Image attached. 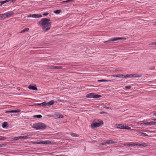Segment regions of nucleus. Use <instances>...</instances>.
Returning a JSON list of instances; mask_svg holds the SVG:
<instances>
[{"mask_svg": "<svg viewBox=\"0 0 156 156\" xmlns=\"http://www.w3.org/2000/svg\"><path fill=\"white\" fill-rule=\"evenodd\" d=\"M50 20L47 18H43L38 22L39 27H41L43 31L47 32L50 30L51 26V23L49 21Z\"/></svg>", "mask_w": 156, "mask_h": 156, "instance_id": "obj_1", "label": "nucleus"}, {"mask_svg": "<svg viewBox=\"0 0 156 156\" xmlns=\"http://www.w3.org/2000/svg\"><path fill=\"white\" fill-rule=\"evenodd\" d=\"M32 128H34L37 130L43 129L46 128V125L41 122H39L35 124H34L32 126Z\"/></svg>", "mask_w": 156, "mask_h": 156, "instance_id": "obj_2", "label": "nucleus"}, {"mask_svg": "<svg viewBox=\"0 0 156 156\" xmlns=\"http://www.w3.org/2000/svg\"><path fill=\"white\" fill-rule=\"evenodd\" d=\"M103 124V122L101 120H95L91 124V128L92 129H94L96 127L100 126L101 124Z\"/></svg>", "mask_w": 156, "mask_h": 156, "instance_id": "obj_3", "label": "nucleus"}, {"mask_svg": "<svg viewBox=\"0 0 156 156\" xmlns=\"http://www.w3.org/2000/svg\"><path fill=\"white\" fill-rule=\"evenodd\" d=\"M101 97V95L99 94H96L94 93H90L87 94L86 95V97L89 98H98Z\"/></svg>", "mask_w": 156, "mask_h": 156, "instance_id": "obj_4", "label": "nucleus"}, {"mask_svg": "<svg viewBox=\"0 0 156 156\" xmlns=\"http://www.w3.org/2000/svg\"><path fill=\"white\" fill-rule=\"evenodd\" d=\"M126 40V38L124 37H114L113 38L111 39L110 40L105 41V43L110 42L111 41H114L118 40L124 41Z\"/></svg>", "mask_w": 156, "mask_h": 156, "instance_id": "obj_5", "label": "nucleus"}, {"mask_svg": "<svg viewBox=\"0 0 156 156\" xmlns=\"http://www.w3.org/2000/svg\"><path fill=\"white\" fill-rule=\"evenodd\" d=\"M117 142L114 140H108L100 144L101 145H104L106 144H116Z\"/></svg>", "mask_w": 156, "mask_h": 156, "instance_id": "obj_6", "label": "nucleus"}, {"mask_svg": "<svg viewBox=\"0 0 156 156\" xmlns=\"http://www.w3.org/2000/svg\"><path fill=\"white\" fill-rule=\"evenodd\" d=\"M27 17H32L33 18H37L42 17V16L40 14H33L28 15L27 16Z\"/></svg>", "mask_w": 156, "mask_h": 156, "instance_id": "obj_7", "label": "nucleus"}, {"mask_svg": "<svg viewBox=\"0 0 156 156\" xmlns=\"http://www.w3.org/2000/svg\"><path fill=\"white\" fill-rule=\"evenodd\" d=\"M20 111V110L19 109H16L14 110H10L9 111H5V113H17L19 112Z\"/></svg>", "mask_w": 156, "mask_h": 156, "instance_id": "obj_8", "label": "nucleus"}, {"mask_svg": "<svg viewBox=\"0 0 156 156\" xmlns=\"http://www.w3.org/2000/svg\"><path fill=\"white\" fill-rule=\"evenodd\" d=\"M28 88L30 90H37L36 85L33 86L30 85L28 87Z\"/></svg>", "mask_w": 156, "mask_h": 156, "instance_id": "obj_9", "label": "nucleus"}, {"mask_svg": "<svg viewBox=\"0 0 156 156\" xmlns=\"http://www.w3.org/2000/svg\"><path fill=\"white\" fill-rule=\"evenodd\" d=\"M34 105L37 106L42 105L43 106H48V102H47L46 101L44 102L41 104H38L35 105Z\"/></svg>", "mask_w": 156, "mask_h": 156, "instance_id": "obj_10", "label": "nucleus"}, {"mask_svg": "<svg viewBox=\"0 0 156 156\" xmlns=\"http://www.w3.org/2000/svg\"><path fill=\"white\" fill-rule=\"evenodd\" d=\"M112 76L113 77H118L119 78H122V79L125 78V75H124L122 74H120L119 75H116V76L113 75V76Z\"/></svg>", "mask_w": 156, "mask_h": 156, "instance_id": "obj_11", "label": "nucleus"}, {"mask_svg": "<svg viewBox=\"0 0 156 156\" xmlns=\"http://www.w3.org/2000/svg\"><path fill=\"white\" fill-rule=\"evenodd\" d=\"M116 127L119 129H124V126L122 124L116 125Z\"/></svg>", "mask_w": 156, "mask_h": 156, "instance_id": "obj_12", "label": "nucleus"}, {"mask_svg": "<svg viewBox=\"0 0 156 156\" xmlns=\"http://www.w3.org/2000/svg\"><path fill=\"white\" fill-rule=\"evenodd\" d=\"M7 15V17H9L12 16L14 14L13 12H6Z\"/></svg>", "mask_w": 156, "mask_h": 156, "instance_id": "obj_13", "label": "nucleus"}, {"mask_svg": "<svg viewBox=\"0 0 156 156\" xmlns=\"http://www.w3.org/2000/svg\"><path fill=\"white\" fill-rule=\"evenodd\" d=\"M126 145L129 146H135V144L133 143H129L126 144Z\"/></svg>", "mask_w": 156, "mask_h": 156, "instance_id": "obj_14", "label": "nucleus"}, {"mask_svg": "<svg viewBox=\"0 0 156 156\" xmlns=\"http://www.w3.org/2000/svg\"><path fill=\"white\" fill-rule=\"evenodd\" d=\"M19 139H27L28 138V136H18Z\"/></svg>", "mask_w": 156, "mask_h": 156, "instance_id": "obj_15", "label": "nucleus"}, {"mask_svg": "<svg viewBox=\"0 0 156 156\" xmlns=\"http://www.w3.org/2000/svg\"><path fill=\"white\" fill-rule=\"evenodd\" d=\"M147 125H155L156 124V123L155 122L152 121L150 122H147Z\"/></svg>", "mask_w": 156, "mask_h": 156, "instance_id": "obj_16", "label": "nucleus"}, {"mask_svg": "<svg viewBox=\"0 0 156 156\" xmlns=\"http://www.w3.org/2000/svg\"><path fill=\"white\" fill-rule=\"evenodd\" d=\"M29 30V28H26L23 30L21 32V33H25L28 31Z\"/></svg>", "mask_w": 156, "mask_h": 156, "instance_id": "obj_17", "label": "nucleus"}, {"mask_svg": "<svg viewBox=\"0 0 156 156\" xmlns=\"http://www.w3.org/2000/svg\"><path fill=\"white\" fill-rule=\"evenodd\" d=\"M55 103V101L54 100H51L48 102V106L51 105H53Z\"/></svg>", "mask_w": 156, "mask_h": 156, "instance_id": "obj_18", "label": "nucleus"}, {"mask_svg": "<svg viewBox=\"0 0 156 156\" xmlns=\"http://www.w3.org/2000/svg\"><path fill=\"white\" fill-rule=\"evenodd\" d=\"M56 116L58 118H63V116L61 114H58L56 115Z\"/></svg>", "mask_w": 156, "mask_h": 156, "instance_id": "obj_19", "label": "nucleus"}, {"mask_svg": "<svg viewBox=\"0 0 156 156\" xmlns=\"http://www.w3.org/2000/svg\"><path fill=\"white\" fill-rule=\"evenodd\" d=\"M5 17L4 14H0V20L5 19Z\"/></svg>", "mask_w": 156, "mask_h": 156, "instance_id": "obj_20", "label": "nucleus"}, {"mask_svg": "<svg viewBox=\"0 0 156 156\" xmlns=\"http://www.w3.org/2000/svg\"><path fill=\"white\" fill-rule=\"evenodd\" d=\"M7 125V123L6 122H4L2 125V127L3 128H5Z\"/></svg>", "mask_w": 156, "mask_h": 156, "instance_id": "obj_21", "label": "nucleus"}, {"mask_svg": "<svg viewBox=\"0 0 156 156\" xmlns=\"http://www.w3.org/2000/svg\"><path fill=\"white\" fill-rule=\"evenodd\" d=\"M43 144H47L51 143V142L49 140L43 141Z\"/></svg>", "mask_w": 156, "mask_h": 156, "instance_id": "obj_22", "label": "nucleus"}, {"mask_svg": "<svg viewBox=\"0 0 156 156\" xmlns=\"http://www.w3.org/2000/svg\"><path fill=\"white\" fill-rule=\"evenodd\" d=\"M109 80H98V82H108L109 81Z\"/></svg>", "mask_w": 156, "mask_h": 156, "instance_id": "obj_23", "label": "nucleus"}, {"mask_svg": "<svg viewBox=\"0 0 156 156\" xmlns=\"http://www.w3.org/2000/svg\"><path fill=\"white\" fill-rule=\"evenodd\" d=\"M61 10H58L55 11H54V12L56 14H59L61 12Z\"/></svg>", "mask_w": 156, "mask_h": 156, "instance_id": "obj_24", "label": "nucleus"}, {"mask_svg": "<svg viewBox=\"0 0 156 156\" xmlns=\"http://www.w3.org/2000/svg\"><path fill=\"white\" fill-rule=\"evenodd\" d=\"M34 117H37V118L38 119L41 118H42V116L41 115H35L34 116Z\"/></svg>", "mask_w": 156, "mask_h": 156, "instance_id": "obj_25", "label": "nucleus"}, {"mask_svg": "<svg viewBox=\"0 0 156 156\" xmlns=\"http://www.w3.org/2000/svg\"><path fill=\"white\" fill-rule=\"evenodd\" d=\"M34 144H43V141H41L39 142H36L34 143Z\"/></svg>", "mask_w": 156, "mask_h": 156, "instance_id": "obj_26", "label": "nucleus"}, {"mask_svg": "<svg viewBox=\"0 0 156 156\" xmlns=\"http://www.w3.org/2000/svg\"><path fill=\"white\" fill-rule=\"evenodd\" d=\"M71 135L73 137H77L78 136V135H77V134H76L75 133H71Z\"/></svg>", "mask_w": 156, "mask_h": 156, "instance_id": "obj_27", "label": "nucleus"}, {"mask_svg": "<svg viewBox=\"0 0 156 156\" xmlns=\"http://www.w3.org/2000/svg\"><path fill=\"white\" fill-rule=\"evenodd\" d=\"M132 76H133L132 77H138L141 76H139L138 74H132Z\"/></svg>", "mask_w": 156, "mask_h": 156, "instance_id": "obj_28", "label": "nucleus"}, {"mask_svg": "<svg viewBox=\"0 0 156 156\" xmlns=\"http://www.w3.org/2000/svg\"><path fill=\"white\" fill-rule=\"evenodd\" d=\"M124 129H131V127H129L128 126H124Z\"/></svg>", "mask_w": 156, "mask_h": 156, "instance_id": "obj_29", "label": "nucleus"}, {"mask_svg": "<svg viewBox=\"0 0 156 156\" xmlns=\"http://www.w3.org/2000/svg\"><path fill=\"white\" fill-rule=\"evenodd\" d=\"M125 78L126 77H133V76H132V74H127L126 75H125Z\"/></svg>", "mask_w": 156, "mask_h": 156, "instance_id": "obj_30", "label": "nucleus"}, {"mask_svg": "<svg viewBox=\"0 0 156 156\" xmlns=\"http://www.w3.org/2000/svg\"><path fill=\"white\" fill-rule=\"evenodd\" d=\"M55 69H62V66H55Z\"/></svg>", "mask_w": 156, "mask_h": 156, "instance_id": "obj_31", "label": "nucleus"}, {"mask_svg": "<svg viewBox=\"0 0 156 156\" xmlns=\"http://www.w3.org/2000/svg\"><path fill=\"white\" fill-rule=\"evenodd\" d=\"M6 139V137L3 136H0V140H4Z\"/></svg>", "mask_w": 156, "mask_h": 156, "instance_id": "obj_32", "label": "nucleus"}, {"mask_svg": "<svg viewBox=\"0 0 156 156\" xmlns=\"http://www.w3.org/2000/svg\"><path fill=\"white\" fill-rule=\"evenodd\" d=\"M8 2V0H6L4 1L1 2V5H2V4Z\"/></svg>", "mask_w": 156, "mask_h": 156, "instance_id": "obj_33", "label": "nucleus"}, {"mask_svg": "<svg viewBox=\"0 0 156 156\" xmlns=\"http://www.w3.org/2000/svg\"><path fill=\"white\" fill-rule=\"evenodd\" d=\"M55 66H50L48 67V69H55Z\"/></svg>", "mask_w": 156, "mask_h": 156, "instance_id": "obj_34", "label": "nucleus"}, {"mask_svg": "<svg viewBox=\"0 0 156 156\" xmlns=\"http://www.w3.org/2000/svg\"><path fill=\"white\" fill-rule=\"evenodd\" d=\"M19 138H18V137H14L13 138V140H19Z\"/></svg>", "mask_w": 156, "mask_h": 156, "instance_id": "obj_35", "label": "nucleus"}, {"mask_svg": "<svg viewBox=\"0 0 156 156\" xmlns=\"http://www.w3.org/2000/svg\"><path fill=\"white\" fill-rule=\"evenodd\" d=\"M150 45H156V42H153L151 43L150 44Z\"/></svg>", "mask_w": 156, "mask_h": 156, "instance_id": "obj_36", "label": "nucleus"}, {"mask_svg": "<svg viewBox=\"0 0 156 156\" xmlns=\"http://www.w3.org/2000/svg\"><path fill=\"white\" fill-rule=\"evenodd\" d=\"M141 122V124H144V125H147V122H145L144 121H142V122Z\"/></svg>", "mask_w": 156, "mask_h": 156, "instance_id": "obj_37", "label": "nucleus"}, {"mask_svg": "<svg viewBox=\"0 0 156 156\" xmlns=\"http://www.w3.org/2000/svg\"><path fill=\"white\" fill-rule=\"evenodd\" d=\"M142 136H147L148 135L146 133H142Z\"/></svg>", "mask_w": 156, "mask_h": 156, "instance_id": "obj_38", "label": "nucleus"}, {"mask_svg": "<svg viewBox=\"0 0 156 156\" xmlns=\"http://www.w3.org/2000/svg\"><path fill=\"white\" fill-rule=\"evenodd\" d=\"M49 14V13L48 12H45L43 14V15L44 16H46Z\"/></svg>", "mask_w": 156, "mask_h": 156, "instance_id": "obj_39", "label": "nucleus"}, {"mask_svg": "<svg viewBox=\"0 0 156 156\" xmlns=\"http://www.w3.org/2000/svg\"><path fill=\"white\" fill-rule=\"evenodd\" d=\"M125 87L126 89H130L131 88V87L130 86H126Z\"/></svg>", "mask_w": 156, "mask_h": 156, "instance_id": "obj_40", "label": "nucleus"}, {"mask_svg": "<svg viewBox=\"0 0 156 156\" xmlns=\"http://www.w3.org/2000/svg\"><path fill=\"white\" fill-rule=\"evenodd\" d=\"M4 17H5V19L6 18V17H7V15L6 14V12L4 13Z\"/></svg>", "mask_w": 156, "mask_h": 156, "instance_id": "obj_41", "label": "nucleus"}, {"mask_svg": "<svg viewBox=\"0 0 156 156\" xmlns=\"http://www.w3.org/2000/svg\"><path fill=\"white\" fill-rule=\"evenodd\" d=\"M142 132H138V134L140 136H142Z\"/></svg>", "mask_w": 156, "mask_h": 156, "instance_id": "obj_42", "label": "nucleus"}, {"mask_svg": "<svg viewBox=\"0 0 156 156\" xmlns=\"http://www.w3.org/2000/svg\"><path fill=\"white\" fill-rule=\"evenodd\" d=\"M140 146L142 145V144H135V146Z\"/></svg>", "mask_w": 156, "mask_h": 156, "instance_id": "obj_43", "label": "nucleus"}, {"mask_svg": "<svg viewBox=\"0 0 156 156\" xmlns=\"http://www.w3.org/2000/svg\"><path fill=\"white\" fill-rule=\"evenodd\" d=\"M152 120L153 121H156V119H152Z\"/></svg>", "mask_w": 156, "mask_h": 156, "instance_id": "obj_44", "label": "nucleus"}, {"mask_svg": "<svg viewBox=\"0 0 156 156\" xmlns=\"http://www.w3.org/2000/svg\"><path fill=\"white\" fill-rule=\"evenodd\" d=\"M3 145L2 144H0V147H2Z\"/></svg>", "mask_w": 156, "mask_h": 156, "instance_id": "obj_45", "label": "nucleus"}, {"mask_svg": "<svg viewBox=\"0 0 156 156\" xmlns=\"http://www.w3.org/2000/svg\"><path fill=\"white\" fill-rule=\"evenodd\" d=\"M154 115H156V112H155L154 113Z\"/></svg>", "mask_w": 156, "mask_h": 156, "instance_id": "obj_46", "label": "nucleus"}, {"mask_svg": "<svg viewBox=\"0 0 156 156\" xmlns=\"http://www.w3.org/2000/svg\"><path fill=\"white\" fill-rule=\"evenodd\" d=\"M155 25H156V23H154V26H155Z\"/></svg>", "mask_w": 156, "mask_h": 156, "instance_id": "obj_47", "label": "nucleus"}, {"mask_svg": "<svg viewBox=\"0 0 156 156\" xmlns=\"http://www.w3.org/2000/svg\"><path fill=\"white\" fill-rule=\"evenodd\" d=\"M104 113V112H102V113Z\"/></svg>", "mask_w": 156, "mask_h": 156, "instance_id": "obj_48", "label": "nucleus"}]
</instances>
